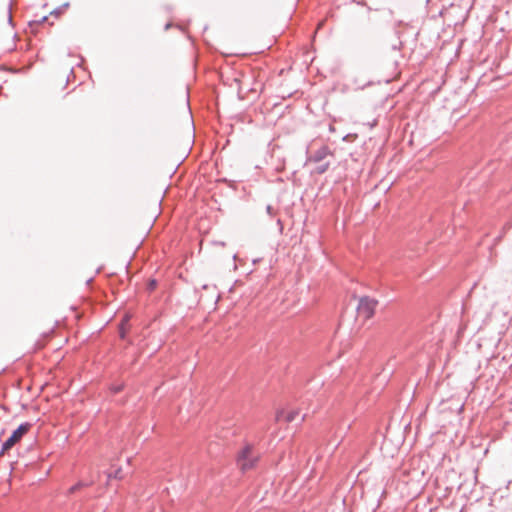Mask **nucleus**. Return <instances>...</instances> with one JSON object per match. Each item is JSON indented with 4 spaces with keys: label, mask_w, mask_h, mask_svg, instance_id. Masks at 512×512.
<instances>
[{
    "label": "nucleus",
    "mask_w": 512,
    "mask_h": 512,
    "mask_svg": "<svg viewBox=\"0 0 512 512\" xmlns=\"http://www.w3.org/2000/svg\"><path fill=\"white\" fill-rule=\"evenodd\" d=\"M259 459V454L254 452V448L251 444H247L238 453L237 465L245 472L252 469Z\"/></svg>",
    "instance_id": "1"
},
{
    "label": "nucleus",
    "mask_w": 512,
    "mask_h": 512,
    "mask_svg": "<svg viewBox=\"0 0 512 512\" xmlns=\"http://www.w3.org/2000/svg\"><path fill=\"white\" fill-rule=\"evenodd\" d=\"M32 424L29 422L21 423L9 436V438L2 444L0 456L10 448H12L21 438L30 430Z\"/></svg>",
    "instance_id": "2"
},
{
    "label": "nucleus",
    "mask_w": 512,
    "mask_h": 512,
    "mask_svg": "<svg viewBox=\"0 0 512 512\" xmlns=\"http://www.w3.org/2000/svg\"><path fill=\"white\" fill-rule=\"evenodd\" d=\"M378 301L370 297H362L359 300L357 311L358 314L364 319H369L374 315Z\"/></svg>",
    "instance_id": "3"
},
{
    "label": "nucleus",
    "mask_w": 512,
    "mask_h": 512,
    "mask_svg": "<svg viewBox=\"0 0 512 512\" xmlns=\"http://www.w3.org/2000/svg\"><path fill=\"white\" fill-rule=\"evenodd\" d=\"M333 153L327 145L321 146L315 152L307 156L306 163H321L327 156H332Z\"/></svg>",
    "instance_id": "4"
},
{
    "label": "nucleus",
    "mask_w": 512,
    "mask_h": 512,
    "mask_svg": "<svg viewBox=\"0 0 512 512\" xmlns=\"http://www.w3.org/2000/svg\"><path fill=\"white\" fill-rule=\"evenodd\" d=\"M93 482H84V481H79L77 482L75 485L71 486L68 490V494H73L75 493L76 491L80 490L81 488H84V487H88L90 485H92Z\"/></svg>",
    "instance_id": "5"
},
{
    "label": "nucleus",
    "mask_w": 512,
    "mask_h": 512,
    "mask_svg": "<svg viewBox=\"0 0 512 512\" xmlns=\"http://www.w3.org/2000/svg\"><path fill=\"white\" fill-rule=\"evenodd\" d=\"M93 482H84V481H79L77 482L75 485L71 486L68 490V494H73L75 493L76 491L80 490L81 488H84V487H88L90 485H92Z\"/></svg>",
    "instance_id": "6"
},
{
    "label": "nucleus",
    "mask_w": 512,
    "mask_h": 512,
    "mask_svg": "<svg viewBox=\"0 0 512 512\" xmlns=\"http://www.w3.org/2000/svg\"><path fill=\"white\" fill-rule=\"evenodd\" d=\"M319 165H317L315 167V169L313 170V173L315 174H318V175H322L324 174L330 167V162H321V163H318Z\"/></svg>",
    "instance_id": "7"
},
{
    "label": "nucleus",
    "mask_w": 512,
    "mask_h": 512,
    "mask_svg": "<svg viewBox=\"0 0 512 512\" xmlns=\"http://www.w3.org/2000/svg\"><path fill=\"white\" fill-rule=\"evenodd\" d=\"M300 414V411L299 410H292L290 412H288L285 416V421L290 423V422H293L297 419V417L299 416Z\"/></svg>",
    "instance_id": "8"
},
{
    "label": "nucleus",
    "mask_w": 512,
    "mask_h": 512,
    "mask_svg": "<svg viewBox=\"0 0 512 512\" xmlns=\"http://www.w3.org/2000/svg\"><path fill=\"white\" fill-rule=\"evenodd\" d=\"M107 477L108 479H111V478H114V479H122L123 478V475H122V469L121 468H118L116 469L114 472H109L107 474Z\"/></svg>",
    "instance_id": "9"
},
{
    "label": "nucleus",
    "mask_w": 512,
    "mask_h": 512,
    "mask_svg": "<svg viewBox=\"0 0 512 512\" xmlns=\"http://www.w3.org/2000/svg\"><path fill=\"white\" fill-rule=\"evenodd\" d=\"M68 5H69L68 3H65V4H63L61 7H59V8H56V9L52 10V11L50 12V14H51V15L58 16V15H60V14L62 13L63 9H65V8H67V7H68Z\"/></svg>",
    "instance_id": "10"
},
{
    "label": "nucleus",
    "mask_w": 512,
    "mask_h": 512,
    "mask_svg": "<svg viewBox=\"0 0 512 512\" xmlns=\"http://www.w3.org/2000/svg\"><path fill=\"white\" fill-rule=\"evenodd\" d=\"M7 18H8V23L10 25H12L13 18H12V2L11 1L9 2L8 7H7Z\"/></svg>",
    "instance_id": "11"
},
{
    "label": "nucleus",
    "mask_w": 512,
    "mask_h": 512,
    "mask_svg": "<svg viewBox=\"0 0 512 512\" xmlns=\"http://www.w3.org/2000/svg\"><path fill=\"white\" fill-rule=\"evenodd\" d=\"M45 21H47V16H43L39 20H32V21L29 22V25L33 26V24H40V23H43Z\"/></svg>",
    "instance_id": "12"
},
{
    "label": "nucleus",
    "mask_w": 512,
    "mask_h": 512,
    "mask_svg": "<svg viewBox=\"0 0 512 512\" xmlns=\"http://www.w3.org/2000/svg\"><path fill=\"white\" fill-rule=\"evenodd\" d=\"M156 286H157V282H156V280H155V279H152V280H150V281H149V283H148V290H149V291H152V290H154V289L156 288Z\"/></svg>",
    "instance_id": "13"
},
{
    "label": "nucleus",
    "mask_w": 512,
    "mask_h": 512,
    "mask_svg": "<svg viewBox=\"0 0 512 512\" xmlns=\"http://www.w3.org/2000/svg\"><path fill=\"white\" fill-rule=\"evenodd\" d=\"M122 389H123L122 385H114V386L111 387V391L113 393H115V394L119 393L120 391H122Z\"/></svg>",
    "instance_id": "14"
},
{
    "label": "nucleus",
    "mask_w": 512,
    "mask_h": 512,
    "mask_svg": "<svg viewBox=\"0 0 512 512\" xmlns=\"http://www.w3.org/2000/svg\"><path fill=\"white\" fill-rule=\"evenodd\" d=\"M266 212L269 216H273L274 215V209L271 205H267L266 206Z\"/></svg>",
    "instance_id": "15"
},
{
    "label": "nucleus",
    "mask_w": 512,
    "mask_h": 512,
    "mask_svg": "<svg viewBox=\"0 0 512 512\" xmlns=\"http://www.w3.org/2000/svg\"><path fill=\"white\" fill-rule=\"evenodd\" d=\"M125 335H126V332H125V330H124V328H123V323H122V324H121V328H120V337H121L122 339H124V338H125Z\"/></svg>",
    "instance_id": "16"
},
{
    "label": "nucleus",
    "mask_w": 512,
    "mask_h": 512,
    "mask_svg": "<svg viewBox=\"0 0 512 512\" xmlns=\"http://www.w3.org/2000/svg\"><path fill=\"white\" fill-rule=\"evenodd\" d=\"M283 414H284L283 411L278 412L277 416H276V419L279 421L282 418Z\"/></svg>",
    "instance_id": "17"
},
{
    "label": "nucleus",
    "mask_w": 512,
    "mask_h": 512,
    "mask_svg": "<svg viewBox=\"0 0 512 512\" xmlns=\"http://www.w3.org/2000/svg\"><path fill=\"white\" fill-rule=\"evenodd\" d=\"M277 224L280 226V230L283 229L282 221L280 219L277 220Z\"/></svg>",
    "instance_id": "18"
},
{
    "label": "nucleus",
    "mask_w": 512,
    "mask_h": 512,
    "mask_svg": "<svg viewBox=\"0 0 512 512\" xmlns=\"http://www.w3.org/2000/svg\"><path fill=\"white\" fill-rule=\"evenodd\" d=\"M170 26H171V24H170V23L166 24L165 29H166V30H167V29H169V28H170Z\"/></svg>",
    "instance_id": "19"
},
{
    "label": "nucleus",
    "mask_w": 512,
    "mask_h": 512,
    "mask_svg": "<svg viewBox=\"0 0 512 512\" xmlns=\"http://www.w3.org/2000/svg\"><path fill=\"white\" fill-rule=\"evenodd\" d=\"M503 234L499 235L497 238H496V241H499L501 238H502Z\"/></svg>",
    "instance_id": "20"
},
{
    "label": "nucleus",
    "mask_w": 512,
    "mask_h": 512,
    "mask_svg": "<svg viewBox=\"0 0 512 512\" xmlns=\"http://www.w3.org/2000/svg\"><path fill=\"white\" fill-rule=\"evenodd\" d=\"M510 226L507 224L506 226H504V230L508 229Z\"/></svg>",
    "instance_id": "21"
},
{
    "label": "nucleus",
    "mask_w": 512,
    "mask_h": 512,
    "mask_svg": "<svg viewBox=\"0 0 512 512\" xmlns=\"http://www.w3.org/2000/svg\"><path fill=\"white\" fill-rule=\"evenodd\" d=\"M305 417H306V415H305V414H304V415H302L301 420L303 421V420L305 419Z\"/></svg>",
    "instance_id": "22"
}]
</instances>
